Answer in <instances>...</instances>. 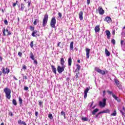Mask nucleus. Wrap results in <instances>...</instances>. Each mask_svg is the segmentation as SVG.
Returning a JSON list of instances; mask_svg holds the SVG:
<instances>
[{"mask_svg": "<svg viewBox=\"0 0 125 125\" xmlns=\"http://www.w3.org/2000/svg\"><path fill=\"white\" fill-rule=\"evenodd\" d=\"M123 111H124V112H125V106L123 107Z\"/></svg>", "mask_w": 125, "mask_h": 125, "instance_id": "338daca9", "label": "nucleus"}, {"mask_svg": "<svg viewBox=\"0 0 125 125\" xmlns=\"http://www.w3.org/2000/svg\"><path fill=\"white\" fill-rule=\"evenodd\" d=\"M30 31H31L32 32H33L34 31H35V27L32 26H30Z\"/></svg>", "mask_w": 125, "mask_h": 125, "instance_id": "72a5a7b5", "label": "nucleus"}, {"mask_svg": "<svg viewBox=\"0 0 125 125\" xmlns=\"http://www.w3.org/2000/svg\"><path fill=\"white\" fill-rule=\"evenodd\" d=\"M98 10H99V13L100 15H103L104 13H105V11L103 10V8H102V7H99L98 8Z\"/></svg>", "mask_w": 125, "mask_h": 125, "instance_id": "9d476101", "label": "nucleus"}, {"mask_svg": "<svg viewBox=\"0 0 125 125\" xmlns=\"http://www.w3.org/2000/svg\"><path fill=\"white\" fill-rule=\"evenodd\" d=\"M3 36H11V32L8 31V29H5V28H3L2 29Z\"/></svg>", "mask_w": 125, "mask_h": 125, "instance_id": "39448f33", "label": "nucleus"}, {"mask_svg": "<svg viewBox=\"0 0 125 125\" xmlns=\"http://www.w3.org/2000/svg\"><path fill=\"white\" fill-rule=\"evenodd\" d=\"M76 68H77V69H76V71L78 70V71L79 72V71H80V70H81V65H80V64H77Z\"/></svg>", "mask_w": 125, "mask_h": 125, "instance_id": "cd10ccee", "label": "nucleus"}, {"mask_svg": "<svg viewBox=\"0 0 125 125\" xmlns=\"http://www.w3.org/2000/svg\"><path fill=\"white\" fill-rule=\"evenodd\" d=\"M22 69H23L24 70H26V65H22Z\"/></svg>", "mask_w": 125, "mask_h": 125, "instance_id": "5fc2aeb1", "label": "nucleus"}, {"mask_svg": "<svg viewBox=\"0 0 125 125\" xmlns=\"http://www.w3.org/2000/svg\"><path fill=\"white\" fill-rule=\"evenodd\" d=\"M24 89L25 90H28V89H29V87H27V86H24Z\"/></svg>", "mask_w": 125, "mask_h": 125, "instance_id": "8fccbe9b", "label": "nucleus"}, {"mask_svg": "<svg viewBox=\"0 0 125 125\" xmlns=\"http://www.w3.org/2000/svg\"><path fill=\"white\" fill-rule=\"evenodd\" d=\"M21 125H27V124H26V122H25L24 121L21 122Z\"/></svg>", "mask_w": 125, "mask_h": 125, "instance_id": "864d4df0", "label": "nucleus"}, {"mask_svg": "<svg viewBox=\"0 0 125 125\" xmlns=\"http://www.w3.org/2000/svg\"><path fill=\"white\" fill-rule=\"evenodd\" d=\"M112 97H113V98H114V99L116 100V101H117V102H118L119 103L122 102V101L121 100V99H120V98L118 97L115 94H112Z\"/></svg>", "mask_w": 125, "mask_h": 125, "instance_id": "ddd939ff", "label": "nucleus"}, {"mask_svg": "<svg viewBox=\"0 0 125 125\" xmlns=\"http://www.w3.org/2000/svg\"><path fill=\"white\" fill-rule=\"evenodd\" d=\"M60 43H61V42H59V43H58V46H60Z\"/></svg>", "mask_w": 125, "mask_h": 125, "instance_id": "774afa93", "label": "nucleus"}, {"mask_svg": "<svg viewBox=\"0 0 125 125\" xmlns=\"http://www.w3.org/2000/svg\"><path fill=\"white\" fill-rule=\"evenodd\" d=\"M25 5L23 4V3H21V10L22 11H24V9L25 8Z\"/></svg>", "mask_w": 125, "mask_h": 125, "instance_id": "bb28decb", "label": "nucleus"}, {"mask_svg": "<svg viewBox=\"0 0 125 125\" xmlns=\"http://www.w3.org/2000/svg\"><path fill=\"white\" fill-rule=\"evenodd\" d=\"M85 51H86V59H88V58H89V53L90 52V49L86 48Z\"/></svg>", "mask_w": 125, "mask_h": 125, "instance_id": "4468645a", "label": "nucleus"}, {"mask_svg": "<svg viewBox=\"0 0 125 125\" xmlns=\"http://www.w3.org/2000/svg\"><path fill=\"white\" fill-rule=\"evenodd\" d=\"M18 124H19V125H22V121L21 120H20L18 121Z\"/></svg>", "mask_w": 125, "mask_h": 125, "instance_id": "49530a36", "label": "nucleus"}, {"mask_svg": "<svg viewBox=\"0 0 125 125\" xmlns=\"http://www.w3.org/2000/svg\"><path fill=\"white\" fill-rule=\"evenodd\" d=\"M98 111H99V109L98 108L95 109L92 112V115H95V113H97Z\"/></svg>", "mask_w": 125, "mask_h": 125, "instance_id": "a878e982", "label": "nucleus"}, {"mask_svg": "<svg viewBox=\"0 0 125 125\" xmlns=\"http://www.w3.org/2000/svg\"><path fill=\"white\" fill-rule=\"evenodd\" d=\"M48 117L50 120L53 119V116H52V114H49Z\"/></svg>", "mask_w": 125, "mask_h": 125, "instance_id": "2f4dec72", "label": "nucleus"}, {"mask_svg": "<svg viewBox=\"0 0 125 125\" xmlns=\"http://www.w3.org/2000/svg\"><path fill=\"white\" fill-rule=\"evenodd\" d=\"M23 79H25V80H28V77L27 76H23Z\"/></svg>", "mask_w": 125, "mask_h": 125, "instance_id": "4d7b16f0", "label": "nucleus"}, {"mask_svg": "<svg viewBox=\"0 0 125 125\" xmlns=\"http://www.w3.org/2000/svg\"><path fill=\"white\" fill-rule=\"evenodd\" d=\"M94 30L95 33H99V32H100V25H96L95 27Z\"/></svg>", "mask_w": 125, "mask_h": 125, "instance_id": "a211bd4d", "label": "nucleus"}, {"mask_svg": "<svg viewBox=\"0 0 125 125\" xmlns=\"http://www.w3.org/2000/svg\"><path fill=\"white\" fill-rule=\"evenodd\" d=\"M19 102L20 105L22 106V104L23 103V100L20 97H19Z\"/></svg>", "mask_w": 125, "mask_h": 125, "instance_id": "b1692460", "label": "nucleus"}, {"mask_svg": "<svg viewBox=\"0 0 125 125\" xmlns=\"http://www.w3.org/2000/svg\"><path fill=\"white\" fill-rule=\"evenodd\" d=\"M116 33V31H115V30H113L111 33L112 35H113V36H115V34Z\"/></svg>", "mask_w": 125, "mask_h": 125, "instance_id": "de8ad7c7", "label": "nucleus"}, {"mask_svg": "<svg viewBox=\"0 0 125 125\" xmlns=\"http://www.w3.org/2000/svg\"><path fill=\"white\" fill-rule=\"evenodd\" d=\"M9 115L10 116H11V117H13V113L12 112H11L9 113Z\"/></svg>", "mask_w": 125, "mask_h": 125, "instance_id": "603ef678", "label": "nucleus"}, {"mask_svg": "<svg viewBox=\"0 0 125 125\" xmlns=\"http://www.w3.org/2000/svg\"><path fill=\"white\" fill-rule=\"evenodd\" d=\"M82 120H83V122H87L88 121V119L86 117H83L82 118Z\"/></svg>", "mask_w": 125, "mask_h": 125, "instance_id": "473e14b6", "label": "nucleus"}, {"mask_svg": "<svg viewBox=\"0 0 125 125\" xmlns=\"http://www.w3.org/2000/svg\"><path fill=\"white\" fill-rule=\"evenodd\" d=\"M30 57L32 59V60H33V64H34L35 65H38V61L35 59V56H34V54L32 52H30Z\"/></svg>", "mask_w": 125, "mask_h": 125, "instance_id": "0eeeda50", "label": "nucleus"}, {"mask_svg": "<svg viewBox=\"0 0 125 125\" xmlns=\"http://www.w3.org/2000/svg\"><path fill=\"white\" fill-rule=\"evenodd\" d=\"M48 21V15L46 14L44 16V18L42 21V27H45L47 25V21Z\"/></svg>", "mask_w": 125, "mask_h": 125, "instance_id": "f03ea898", "label": "nucleus"}, {"mask_svg": "<svg viewBox=\"0 0 125 125\" xmlns=\"http://www.w3.org/2000/svg\"><path fill=\"white\" fill-rule=\"evenodd\" d=\"M39 105L40 106H42V103H43V102H42V101H39Z\"/></svg>", "mask_w": 125, "mask_h": 125, "instance_id": "58836bf2", "label": "nucleus"}, {"mask_svg": "<svg viewBox=\"0 0 125 125\" xmlns=\"http://www.w3.org/2000/svg\"><path fill=\"white\" fill-rule=\"evenodd\" d=\"M61 116H65V112H64L63 111H62L61 112Z\"/></svg>", "mask_w": 125, "mask_h": 125, "instance_id": "ea45409f", "label": "nucleus"}, {"mask_svg": "<svg viewBox=\"0 0 125 125\" xmlns=\"http://www.w3.org/2000/svg\"><path fill=\"white\" fill-rule=\"evenodd\" d=\"M56 24V19H55V17H53L52 18L51 20V21L50 23V25L51 28H56L55 25Z\"/></svg>", "mask_w": 125, "mask_h": 125, "instance_id": "7ed1b4c3", "label": "nucleus"}, {"mask_svg": "<svg viewBox=\"0 0 125 125\" xmlns=\"http://www.w3.org/2000/svg\"><path fill=\"white\" fill-rule=\"evenodd\" d=\"M107 92L108 94H109L110 95H113V94H113L112 91H109V90H107Z\"/></svg>", "mask_w": 125, "mask_h": 125, "instance_id": "c9c22d12", "label": "nucleus"}, {"mask_svg": "<svg viewBox=\"0 0 125 125\" xmlns=\"http://www.w3.org/2000/svg\"><path fill=\"white\" fill-rule=\"evenodd\" d=\"M13 78L15 80V81H18V79L15 76H13Z\"/></svg>", "mask_w": 125, "mask_h": 125, "instance_id": "e2e57ef3", "label": "nucleus"}, {"mask_svg": "<svg viewBox=\"0 0 125 125\" xmlns=\"http://www.w3.org/2000/svg\"><path fill=\"white\" fill-rule=\"evenodd\" d=\"M106 99L104 98L103 99V102L101 101L99 102V105L101 108H104L105 107V106H106Z\"/></svg>", "mask_w": 125, "mask_h": 125, "instance_id": "423d86ee", "label": "nucleus"}, {"mask_svg": "<svg viewBox=\"0 0 125 125\" xmlns=\"http://www.w3.org/2000/svg\"><path fill=\"white\" fill-rule=\"evenodd\" d=\"M2 73L4 75H8L9 74V72H10V70L8 68H4V67H2L1 69Z\"/></svg>", "mask_w": 125, "mask_h": 125, "instance_id": "6e6552de", "label": "nucleus"}, {"mask_svg": "<svg viewBox=\"0 0 125 125\" xmlns=\"http://www.w3.org/2000/svg\"><path fill=\"white\" fill-rule=\"evenodd\" d=\"M75 76H76L75 80H76V81H78L79 80V74L78 73H76Z\"/></svg>", "mask_w": 125, "mask_h": 125, "instance_id": "4c0bfd02", "label": "nucleus"}, {"mask_svg": "<svg viewBox=\"0 0 125 125\" xmlns=\"http://www.w3.org/2000/svg\"><path fill=\"white\" fill-rule=\"evenodd\" d=\"M111 42L113 43V44H116V40H115V39H113L111 41Z\"/></svg>", "mask_w": 125, "mask_h": 125, "instance_id": "a19ab883", "label": "nucleus"}, {"mask_svg": "<svg viewBox=\"0 0 125 125\" xmlns=\"http://www.w3.org/2000/svg\"><path fill=\"white\" fill-rule=\"evenodd\" d=\"M28 115H29V116H32V112H31L30 111L28 112Z\"/></svg>", "mask_w": 125, "mask_h": 125, "instance_id": "0e129e2a", "label": "nucleus"}, {"mask_svg": "<svg viewBox=\"0 0 125 125\" xmlns=\"http://www.w3.org/2000/svg\"><path fill=\"white\" fill-rule=\"evenodd\" d=\"M0 61L1 62H2V57H1V56H0Z\"/></svg>", "mask_w": 125, "mask_h": 125, "instance_id": "69168bd1", "label": "nucleus"}, {"mask_svg": "<svg viewBox=\"0 0 125 125\" xmlns=\"http://www.w3.org/2000/svg\"><path fill=\"white\" fill-rule=\"evenodd\" d=\"M83 11H81L79 12V19L82 21L83 19Z\"/></svg>", "mask_w": 125, "mask_h": 125, "instance_id": "f3484780", "label": "nucleus"}, {"mask_svg": "<svg viewBox=\"0 0 125 125\" xmlns=\"http://www.w3.org/2000/svg\"><path fill=\"white\" fill-rule=\"evenodd\" d=\"M105 113V110H103L102 111H101L100 112H99V114H104Z\"/></svg>", "mask_w": 125, "mask_h": 125, "instance_id": "09e8293b", "label": "nucleus"}, {"mask_svg": "<svg viewBox=\"0 0 125 125\" xmlns=\"http://www.w3.org/2000/svg\"><path fill=\"white\" fill-rule=\"evenodd\" d=\"M90 4V0H87V4L89 5Z\"/></svg>", "mask_w": 125, "mask_h": 125, "instance_id": "3c124183", "label": "nucleus"}, {"mask_svg": "<svg viewBox=\"0 0 125 125\" xmlns=\"http://www.w3.org/2000/svg\"><path fill=\"white\" fill-rule=\"evenodd\" d=\"M124 40H121V45H122V46H123V42H124Z\"/></svg>", "mask_w": 125, "mask_h": 125, "instance_id": "13d9d810", "label": "nucleus"}, {"mask_svg": "<svg viewBox=\"0 0 125 125\" xmlns=\"http://www.w3.org/2000/svg\"><path fill=\"white\" fill-rule=\"evenodd\" d=\"M65 63V61H64V58H62L61 59V65L62 66H66V65L64 64Z\"/></svg>", "mask_w": 125, "mask_h": 125, "instance_id": "412c9836", "label": "nucleus"}, {"mask_svg": "<svg viewBox=\"0 0 125 125\" xmlns=\"http://www.w3.org/2000/svg\"><path fill=\"white\" fill-rule=\"evenodd\" d=\"M30 47H31V48H33V47H34V41H32L30 42Z\"/></svg>", "mask_w": 125, "mask_h": 125, "instance_id": "f704fd0d", "label": "nucleus"}, {"mask_svg": "<svg viewBox=\"0 0 125 125\" xmlns=\"http://www.w3.org/2000/svg\"><path fill=\"white\" fill-rule=\"evenodd\" d=\"M38 115H39V112L36 111L35 112V116H36V117H38Z\"/></svg>", "mask_w": 125, "mask_h": 125, "instance_id": "6e6d98bb", "label": "nucleus"}, {"mask_svg": "<svg viewBox=\"0 0 125 125\" xmlns=\"http://www.w3.org/2000/svg\"><path fill=\"white\" fill-rule=\"evenodd\" d=\"M18 55L19 56H20V57H22V53H21V52H19Z\"/></svg>", "mask_w": 125, "mask_h": 125, "instance_id": "c03bdc74", "label": "nucleus"}, {"mask_svg": "<svg viewBox=\"0 0 125 125\" xmlns=\"http://www.w3.org/2000/svg\"><path fill=\"white\" fill-rule=\"evenodd\" d=\"M16 3H13V7H15L16 6Z\"/></svg>", "mask_w": 125, "mask_h": 125, "instance_id": "052dcab7", "label": "nucleus"}, {"mask_svg": "<svg viewBox=\"0 0 125 125\" xmlns=\"http://www.w3.org/2000/svg\"><path fill=\"white\" fill-rule=\"evenodd\" d=\"M120 113L122 114V116H124L125 115V112L122 110H120Z\"/></svg>", "mask_w": 125, "mask_h": 125, "instance_id": "37998d69", "label": "nucleus"}, {"mask_svg": "<svg viewBox=\"0 0 125 125\" xmlns=\"http://www.w3.org/2000/svg\"><path fill=\"white\" fill-rule=\"evenodd\" d=\"M89 91V88L87 87L84 91V98L85 99L87 97V93Z\"/></svg>", "mask_w": 125, "mask_h": 125, "instance_id": "f8f14e48", "label": "nucleus"}, {"mask_svg": "<svg viewBox=\"0 0 125 125\" xmlns=\"http://www.w3.org/2000/svg\"><path fill=\"white\" fill-rule=\"evenodd\" d=\"M68 65L69 66H72V58H68Z\"/></svg>", "mask_w": 125, "mask_h": 125, "instance_id": "5701e85b", "label": "nucleus"}, {"mask_svg": "<svg viewBox=\"0 0 125 125\" xmlns=\"http://www.w3.org/2000/svg\"><path fill=\"white\" fill-rule=\"evenodd\" d=\"M105 53L106 56H110V55H111V53H110V52H109V51L108 50V49H107V48L105 49Z\"/></svg>", "mask_w": 125, "mask_h": 125, "instance_id": "4be33fe9", "label": "nucleus"}, {"mask_svg": "<svg viewBox=\"0 0 125 125\" xmlns=\"http://www.w3.org/2000/svg\"><path fill=\"white\" fill-rule=\"evenodd\" d=\"M111 116H113V117H115V116H117V111L115 110L113 113L111 114Z\"/></svg>", "mask_w": 125, "mask_h": 125, "instance_id": "c756f323", "label": "nucleus"}, {"mask_svg": "<svg viewBox=\"0 0 125 125\" xmlns=\"http://www.w3.org/2000/svg\"><path fill=\"white\" fill-rule=\"evenodd\" d=\"M37 33H38L37 30H34V31L32 32L31 36H32V37H37V36H38V37L40 36V34H38V35L37 34Z\"/></svg>", "mask_w": 125, "mask_h": 125, "instance_id": "6ab92c4d", "label": "nucleus"}, {"mask_svg": "<svg viewBox=\"0 0 125 125\" xmlns=\"http://www.w3.org/2000/svg\"><path fill=\"white\" fill-rule=\"evenodd\" d=\"M4 23L5 25H7L8 24V21H7V20H5L4 21Z\"/></svg>", "mask_w": 125, "mask_h": 125, "instance_id": "a18cd8bd", "label": "nucleus"}, {"mask_svg": "<svg viewBox=\"0 0 125 125\" xmlns=\"http://www.w3.org/2000/svg\"><path fill=\"white\" fill-rule=\"evenodd\" d=\"M105 34L107 36V39L110 40L111 39V32L109 30H105Z\"/></svg>", "mask_w": 125, "mask_h": 125, "instance_id": "2eb2a0df", "label": "nucleus"}, {"mask_svg": "<svg viewBox=\"0 0 125 125\" xmlns=\"http://www.w3.org/2000/svg\"><path fill=\"white\" fill-rule=\"evenodd\" d=\"M12 103H13V105H14L15 106H17V102L16 101V100L13 99Z\"/></svg>", "mask_w": 125, "mask_h": 125, "instance_id": "c85d7f7f", "label": "nucleus"}, {"mask_svg": "<svg viewBox=\"0 0 125 125\" xmlns=\"http://www.w3.org/2000/svg\"><path fill=\"white\" fill-rule=\"evenodd\" d=\"M51 67L52 68V72L54 73V74H56V68H55V66L53 65H51Z\"/></svg>", "mask_w": 125, "mask_h": 125, "instance_id": "aec40b11", "label": "nucleus"}, {"mask_svg": "<svg viewBox=\"0 0 125 125\" xmlns=\"http://www.w3.org/2000/svg\"><path fill=\"white\" fill-rule=\"evenodd\" d=\"M3 91L5 94V97L7 99L11 98V90L8 87H5L3 89Z\"/></svg>", "mask_w": 125, "mask_h": 125, "instance_id": "f257e3e1", "label": "nucleus"}, {"mask_svg": "<svg viewBox=\"0 0 125 125\" xmlns=\"http://www.w3.org/2000/svg\"><path fill=\"white\" fill-rule=\"evenodd\" d=\"M65 68H66V65H62V67L60 65L58 66L57 71L59 74H61L62 72H64Z\"/></svg>", "mask_w": 125, "mask_h": 125, "instance_id": "20e7f679", "label": "nucleus"}, {"mask_svg": "<svg viewBox=\"0 0 125 125\" xmlns=\"http://www.w3.org/2000/svg\"><path fill=\"white\" fill-rule=\"evenodd\" d=\"M105 95H106V91L104 90L103 91V96H105Z\"/></svg>", "mask_w": 125, "mask_h": 125, "instance_id": "bf43d9fd", "label": "nucleus"}, {"mask_svg": "<svg viewBox=\"0 0 125 125\" xmlns=\"http://www.w3.org/2000/svg\"><path fill=\"white\" fill-rule=\"evenodd\" d=\"M28 6L30 7V6H31V2H28Z\"/></svg>", "mask_w": 125, "mask_h": 125, "instance_id": "680f3d73", "label": "nucleus"}, {"mask_svg": "<svg viewBox=\"0 0 125 125\" xmlns=\"http://www.w3.org/2000/svg\"><path fill=\"white\" fill-rule=\"evenodd\" d=\"M104 21H105V22H107L109 24L112 22V19L111 17L107 16L105 18Z\"/></svg>", "mask_w": 125, "mask_h": 125, "instance_id": "9b49d317", "label": "nucleus"}, {"mask_svg": "<svg viewBox=\"0 0 125 125\" xmlns=\"http://www.w3.org/2000/svg\"><path fill=\"white\" fill-rule=\"evenodd\" d=\"M104 113L110 114V110H109V109H107L106 110H104Z\"/></svg>", "mask_w": 125, "mask_h": 125, "instance_id": "e433bc0d", "label": "nucleus"}, {"mask_svg": "<svg viewBox=\"0 0 125 125\" xmlns=\"http://www.w3.org/2000/svg\"><path fill=\"white\" fill-rule=\"evenodd\" d=\"M58 16L60 18H62V14L60 12L58 13Z\"/></svg>", "mask_w": 125, "mask_h": 125, "instance_id": "79ce46f5", "label": "nucleus"}, {"mask_svg": "<svg viewBox=\"0 0 125 125\" xmlns=\"http://www.w3.org/2000/svg\"><path fill=\"white\" fill-rule=\"evenodd\" d=\"M39 23V20L35 19L34 21L33 22L34 25H37Z\"/></svg>", "mask_w": 125, "mask_h": 125, "instance_id": "7c9ffc66", "label": "nucleus"}, {"mask_svg": "<svg viewBox=\"0 0 125 125\" xmlns=\"http://www.w3.org/2000/svg\"><path fill=\"white\" fill-rule=\"evenodd\" d=\"M114 81L118 87H119V88H121V87H122V85L120 84V81L117 79H115Z\"/></svg>", "mask_w": 125, "mask_h": 125, "instance_id": "dca6fc26", "label": "nucleus"}, {"mask_svg": "<svg viewBox=\"0 0 125 125\" xmlns=\"http://www.w3.org/2000/svg\"><path fill=\"white\" fill-rule=\"evenodd\" d=\"M70 49L71 50H73L74 49V42H70Z\"/></svg>", "mask_w": 125, "mask_h": 125, "instance_id": "393cba45", "label": "nucleus"}, {"mask_svg": "<svg viewBox=\"0 0 125 125\" xmlns=\"http://www.w3.org/2000/svg\"><path fill=\"white\" fill-rule=\"evenodd\" d=\"M94 70L95 71H96L98 73H99V74H101V75H105V71L104 70H102L100 69L98 67H95Z\"/></svg>", "mask_w": 125, "mask_h": 125, "instance_id": "1a4fd4ad", "label": "nucleus"}]
</instances>
